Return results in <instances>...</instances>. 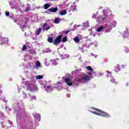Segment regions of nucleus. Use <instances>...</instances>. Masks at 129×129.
<instances>
[{
	"label": "nucleus",
	"instance_id": "f257e3e1",
	"mask_svg": "<svg viewBox=\"0 0 129 129\" xmlns=\"http://www.w3.org/2000/svg\"><path fill=\"white\" fill-rule=\"evenodd\" d=\"M63 37V35L61 34L58 35L53 41V45H55L57 46L58 44H60L61 42H62V37Z\"/></svg>",
	"mask_w": 129,
	"mask_h": 129
},
{
	"label": "nucleus",
	"instance_id": "f03ea898",
	"mask_svg": "<svg viewBox=\"0 0 129 129\" xmlns=\"http://www.w3.org/2000/svg\"><path fill=\"white\" fill-rule=\"evenodd\" d=\"M92 113H93V114H96V115H100V116H103V117H110V115L109 114L106 113V112H104V113H97L95 111H92Z\"/></svg>",
	"mask_w": 129,
	"mask_h": 129
},
{
	"label": "nucleus",
	"instance_id": "7ed1b4c3",
	"mask_svg": "<svg viewBox=\"0 0 129 129\" xmlns=\"http://www.w3.org/2000/svg\"><path fill=\"white\" fill-rule=\"evenodd\" d=\"M91 79L90 77L87 75H85L81 79H79L80 82L82 83H84L85 82H87V81H89Z\"/></svg>",
	"mask_w": 129,
	"mask_h": 129
},
{
	"label": "nucleus",
	"instance_id": "20e7f679",
	"mask_svg": "<svg viewBox=\"0 0 129 129\" xmlns=\"http://www.w3.org/2000/svg\"><path fill=\"white\" fill-rule=\"evenodd\" d=\"M64 82L68 85V86H72L73 85V83L70 78H66L64 79Z\"/></svg>",
	"mask_w": 129,
	"mask_h": 129
},
{
	"label": "nucleus",
	"instance_id": "39448f33",
	"mask_svg": "<svg viewBox=\"0 0 129 129\" xmlns=\"http://www.w3.org/2000/svg\"><path fill=\"white\" fill-rule=\"evenodd\" d=\"M43 30L44 31H48V30H50L51 29V27L48 23H45L42 26Z\"/></svg>",
	"mask_w": 129,
	"mask_h": 129
},
{
	"label": "nucleus",
	"instance_id": "423d86ee",
	"mask_svg": "<svg viewBox=\"0 0 129 129\" xmlns=\"http://www.w3.org/2000/svg\"><path fill=\"white\" fill-rule=\"evenodd\" d=\"M48 11L51 13H56V12H58V8H50Z\"/></svg>",
	"mask_w": 129,
	"mask_h": 129
},
{
	"label": "nucleus",
	"instance_id": "0eeeda50",
	"mask_svg": "<svg viewBox=\"0 0 129 129\" xmlns=\"http://www.w3.org/2000/svg\"><path fill=\"white\" fill-rule=\"evenodd\" d=\"M52 91L53 88L52 87V86H49L45 88V91H46V92H51V91Z\"/></svg>",
	"mask_w": 129,
	"mask_h": 129
},
{
	"label": "nucleus",
	"instance_id": "6e6552de",
	"mask_svg": "<svg viewBox=\"0 0 129 129\" xmlns=\"http://www.w3.org/2000/svg\"><path fill=\"white\" fill-rule=\"evenodd\" d=\"M92 109H93V110H96L97 111H98V112H100V113H104V111H102V110H100L99 109H97L95 107H93Z\"/></svg>",
	"mask_w": 129,
	"mask_h": 129
},
{
	"label": "nucleus",
	"instance_id": "1a4fd4ad",
	"mask_svg": "<svg viewBox=\"0 0 129 129\" xmlns=\"http://www.w3.org/2000/svg\"><path fill=\"white\" fill-rule=\"evenodd\" d=\"M27 90L28 91H29V90H30V91H37L38 90V87L37 86H35L34 87V90L32 89H30L29 87L27 88Z\"/></svg>",
	"mask_w": 129,
	"mask_h": 129
},
{
	"label": "nucleus",
	"instance_id": "9d476101",
	"mask_svg": "<svg viewBox=\"0 0 129 129\" xmlns=\"http://www.w3.org/2000/svg\"><path fill=\"white\" fill-rule=\"evenodd\" d=\"M115 71L116 72H118V71H120V68L119 67V64H116L115 66Z\"/></svg>",
	"mask_w": 129,
	"mask_h": 129
},
{
	"label": "nucleus",
	"instance_id": "9b49d317",
	"mask_svg": "<svg viewBox=\"0 0 129 129\" xmlns=\"http://www.w3.org/2000/svg\"><path fill=\"white\" fill-rule=\"evenodd\" d=\"M59 13L60 16H64V15H66V14H67V11H66V10H63L62 11H60Z\"/></svg>",
	"mask_w": 129,
	"mask_h": 129
},
{
	"label": "nucleus",
	"instance_id": "f8f14e48",
	"mask_svg": "<svg viewBox=\"0 0 129 129\" xmlns=\"http://www.w3.org/2000/svg\"><path fill=\"white\" fill-rule=\"evenodd\" d=\"M50 6L49 5V4H45L44 5V10H48L49 8H50Z\"/></svg>",
	"mask_w": 129,
	"mask_h": 129
},
{
	"label": "nucleus",
	"instance_id": "ddd939ff",
	"mask_svg": "<svg viewBox=\"0 0 129 129\" xmlns=\"http://www.w3.org/2000/svg\"><path fill=\"white\" fill-rule=\"evenodd\" d=\"M129 34L127 32H124L123 33V37L127 38L128 37Z\"/></svg>",
	"mask_w": 129,
	"mask_h": 129
},
{
	"label": "nucleus",
	"instance_id": "4468645a",
	"mask_svg": "<svg viewBox=\"0 0 129 129\" xmlns=\"http://www.w3.org/2000/svg\"><path fill=\"white\" fill-rule=\"evenodd\" d=\"M47 41H48V43H50L54 42V41H53V37H48L47 38Z\"/></svg>",
	"mask_w": 129,
	"mask_h": 129
},
{
	"label": "nucleus",
	"instance_id": "2eb2a0df",
	"mask_svg": "<svg viewBox=\"0 0 129 129\" xmlns=\"http://www.w3.org/2000/svg\"><path fill=\"white\" fill-rule=\"evenodd\" d=\"M36 119L40 121L41 120V115L39 113L36 114Z\"/></svg>",
	"mask_w": 129,
	"mask_h": 129
},
{
	"label": "nucleus",
	"instance_id": "dca6fc26",
	"mask_svg": "<svg viewBox=\"0 0 129 129\" xmlns=\"http://www.w3.org/2000/svg\"><path fill=\"white\" fill-rule=\"evenodd\" d=\"M60 21V18H57L54 19V24H59V22Z\"/></svg>",
	"mask_w": 129,
	"mask_h": 129
},
{
	"label": "nucleus",
	"instance_id": "f3484780",
	"mask_svg": "<svg viewBox=\"0 0 129 129\" xmlns=\"http://www.w3.org/2000/svg\"><path fill=\"white\" fill-rule=\"evenodd\" d=\"M44 76H42V75H39L36 77V79H38L39 80H41V79H43Z\"/></svg>",
	"mask_w": 129,
	"mask_h": 129
},
{
	"label": "nucleus",
	"instance_id": "a211bd4d",
	"mask_svg": "<svg viewBox=\"0 0 129 129\" xmlns=\"http://www.w3.org/2000/svg\"><path fill=\"white\" fill-rule=\"evenodd\" d=\"M103 29V26H100L97 28V32H101V31H102Z\"/></svg>",
	"mask_w": 129,
	"mask_h": 129
},
{
	"label": "nucleus",
	"instance_id": "6ab92c4d",
	"mask_svg": "<svg viewBox=\"0 0 129 129\" xmlns=\"http://www.w3.org/2000/svg\"><path fill=\"white\" fill-rule=\"evenodd\" d=\"M41 31H42V28H40L37 30V31L36 32V35H37V36H39V35H40Z\"/></svg>",
	"mask_w": 129,
	"mask_h": 129
},
{
	"label": "nucleus",
	"instance_id": "aec40b11",
	"mask_svg": "<svg viewBox=\"0 0 129 129\" xmlns=\"http://www.w3.org/2000/svg\"><path fill=\"white\" fill-rule=\"evenodd\" d=\"M68 41V39H67V37H64L62 38V43H65Z\"/></svg>",
	"mask_w": 129,
	"mask_h": 129
},
{
	"label": "nucleus",
	"instance_id": "412c9836",
	"mask_svg": "<svg viewBox=\"0 0 129 129\" xmlns=\"http://www.w3.org/2000/svg\"><path fill=\"white\" fill-rule=\"evenodd\" d=\"M24 20H25L24 24H25V25H27V24H28V22H29V19H28V18L25 17Z\"/></svg>",
	"mask_w": 129,
	"mask_h": 129
},
{
	"label": "nucleus",
	"instance_id": "4be33fe9",
	"mask_svg": "<svg viewBox=\"0 0 129 129\" xmlns=\"http://www.w3.org/2000/svg\"><path fill=\"white\" fill-rule=\"evenodd\" d=\"M74 41L75 42H79V41H80V39H79V38H78V36H76L74 38Z\"/></svg>",
	"mask_w": 129,
	"mask_h": 129
},
{
	"label": "nucleus",
	"instance_id": "5701e85b",
	"mask_svg": "<svg viewBox=\"0 0 129 129\" xmlns=\"http://www.w3.org/2000/svg\"><path fill=\"white\" fill-rule=\"evenodd\" d=\"M36 67H41V62L40 61H37L36 62Z\"/></svg>",
	"mask_w": 129,
	"mask_h": 129
},
{
	"label": "nucleus",
	"instance_id": "b1692460",
	"mask_svg": "<svg viewBox=\"0 0 129 129\" xmlns=\"http://www.w3.org/2000/svg\"><path fill=\"white\" fill-rule=\"evenodd\" d=\"M87 69H88V70H89V71H93V69H92V68H91V67L90 66L87 67Z\"/></svg>",
	"mask_w": 129,
	"mask_h": 129
},
{
	"label": "nucleus",
	"instance_id": "393cba45",
	"mask_svg": "<svg viewBox=\"0 0 129 129\" xmlns=\"http://www.w3.org/2000/svg\"><path fill=\"white\" fill-rule=\"evenodd\" d=\"M25 50H27V45H24L22 48V51H25Z\"/></svg>",
	"mask_w": 129,
	"mask_h": 129
},
{
	"label": "nucleus",
	"instance_id": "a878e982",
	"mask_svg": "<svg viewBox=\"0 0 129 129\" xmlns=\"http://www.w3.org/2000/svg\"><path fill=\"white\" fill-rule=\"evenodd\" d=\"M77 11V8L76 7V6H74L73 8V12H76Z\"/></svg>",
	"mask_w": 129,
	"mask_h": 129
},
{
	"label": "nucleus",
	"instance_id": "bb28decb",
	"mask_svg": "<svg viewBox=\"0 0 129 129\" xmlns=\"http://www.w3.org/2000/svg\"><path fill=\"white\" fill-rule=\"evenodd\" d=\"M111 80V82H112V83H114V82H115V79L114 78H112Z\"/></svg>",
	"mask_w": 129,
	"mask_h": 129
},
{
	"label": "nucleus",
	"instance_id": "cd10ccee",
	"mask_svg": "<svg viewBox=\"0 0 129 129\" xmlns=\"http://www.w3.org/2000/svg\"><path fill=\"white\" fill-rule=\"evenodd\" d=\"M105 17H101V19L102 20H105V19L106 18V17H107V15L105 14Z\"/></svg>",
	"mask_w": 129,
	"mask_h": 129
},
{
	"label": "nucleus",
	"instance_id": "c85d7f7f",
	"mask_svg": "<svg viewBox=\"0 0 129 129\" xmlns=\"http://www.w3.org/2000/svg\"><path fill=\"white\" fill-rule=\"evenodd\" d=\"M6 16L7 17H9L10 16V12L9 11L7 12H6Z\"/></svg>",
	"mask_w": 129,
	"mask_h": 129
},
{
	"label": "nucleus",
	"instance_id": "c756f323",
	"mask_svg": "<svg viewBox=\"0 0 129 129\" xmlns=\"http://www.w3.org/2000/svg\"><path fill=\"white\" fill-rule=\"evenodd\" d=\"M27 27V24H24L22 27L21 26L20 28L21 29H24V28H26Z\"/></svg>",
	"mask_w": 129,
	"mask_h": 129
},
{
	"label": "nucleus",
	"instance_id": "7c9ffc66",
	"mask_svg": "<svg viewBox=\"0 0 129 129\" xmlns=\"http://www.w3.org/2000/svg\"><path fill=\"white\" fill-rule=\"evenodd\" d=\"M26 13H28V12H30V9L29 8H26L25 9Z\"/></svg>",
	"mask_w": 129,
	"mask_h": 129
},
{
	"label": "nucleus",
	"instance_id": "2f4dec72",
	"mask_svg": "<svg viewBox=\"0 0 129 129\" xmlns=\"http://www.w3.org/2000/svg\"><path fill=\"white\" fill-rule=\"evenodd\" d=\"M126 67V64H122V69H124V68H125Z\"/></svg>",
	"mask_w": 129,
	"mask_h": 129
},
{
	"label": "nucleus",
	"instance_id": "473e14b6",
	"mask_svg": "<svg viewBox=\"0 0 129 129\" xmlns=\"http://www.w3.org/2000/svg\"><path fill=\"white\" fill-rule=\"evenodd\" d=\"M31 98L32 99H33V100H36V96H33Z\"/></svg>",
	"mask_w": 129,
	"mask_h": 129
},
{
	"label": "nucleus",
	"instance_id": "72a5a7b5",
	"mask_svg": "<svg viewBox=\"0 0 129 129\" xmlns=\"http://www.w3.org/2000/svg\"><path fill=\"white\" fill-rule=\"evenodd\" d=\"M69 32H70V30H67L65 32L66 35H67Z\"/></svg>",
	"mask_w": 129,
	"mask_h": 129
},
{
	"label": "nucleus",
	"instance_id": "f704fd0d",
	"mask_svg": "<svg viewBox=\"0 0 129 129\" xmlns=\"http://www.w3.org/2000/svg\"><path fill=\"white\" fill-rule=\"evenodd\" d=\"M3 99L5 100V99H6V98H5V97H3ZM4 102L6 103H8V100H4Z\"/></svg>",
	"mask_w": 129,
	"mask_h": 129
},
{
	"label": "nucleus",
	"instance_id": "c9c22d12",
	"mask_svg": "<svg viewBox=\"0 0 129 129\" xmlns=\"http://www.w3.org/2000/svg\"><path fill=\"white\" fill-rule=\"evenodd\" d=\"M106 72H107V73H108V74H111V72H110L108 71H107Z\"/></svg>",
	"mask_w": 129,
	"mask_h": 129
},
{
	"label": "nucleus",
	"instance_id": "e433bc0d",
	"mask_svg": "<svg viewBox=\"0 0 129 129\" xmlns=\"http://www.w3.org/2000/svg\"><path fill=\"white\" fill-rule=\"evenodd\" d=\"M3 97H4L3 96L2 97H0V101L3 100Z\"/></svg>",
	"mask_w": 129,
	"mask_h": 129
},
{
	"label": "nucleus",
	"instance_id": "4c0bfd02",
	"mask_svg": "<svg viewBox=\"0 0 129 129\" xmlns=\"http://www.w3.org/2000/svg\"><path fill=\"white\" fill-rule=\"evenodd\" d=\"M88 74H89V75H91V73L89 72V73H88Z\"/></svg>",
	"mask_w": 129,
	"mask_h": 129
},
{
	"label": "nucleus",
	"instance_id": "58836bf2",
	"mask_svg": "<svg viewBox=\"0 0 129 129\" xmlns=\"http://www.w3.org/2000/svg\"><path fill=\"white\" fill-rule=\"evenodd\" d=\"M82 47L83 48V47H84L83 44H82Z\"/></svg>",
	"mask_w": 129,
	"mask_h": 129
},
{
	"label": "nucleus",
	"instance_id": "ea45409f",
	"mask_svg": "<svg viewBox=\"0 0 129 129\" xmlns=\"http://www.w3.org/2000/svg\"><path fill=\"white\" fill-rule=\"evenodd\" d=\"M127 14H129V11H127Z\"/></svg>",
	"mask_w": 129,
	"mask_h": 129
}]
</instances>
